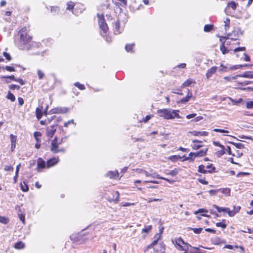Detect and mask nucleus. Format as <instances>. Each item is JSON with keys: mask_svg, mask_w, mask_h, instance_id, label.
Wrapping results in <instances>:
<instances>
[{"mask_svg": "<svg viewBox=\"0 0 253 253\" xmlns=\"http://www.w3.org/2000/svg\"><path fill=\"white\" fill-rule=\"evenodd\" d=\"M188 230H192L195 234H200L201 231L203 230L202 228H192V227H188L187 228Z\"/></svg>", "mask_w": 253, "mask_h": 253, "instance_id": "26", "label": "nucleus"}, {"mask_svg": "<svg viewBox=\"0 0 253 253\" xmlns=\"http://www.w3.org/2000/svg\"><path fill=\"white\" fill-rule=\"evenodd\" d=\"M229 99L234 104H238L240 103H241L242 101V99L240 98L238 100H235L233 99H232L231 97H229Z\"/></svg>", "mask_w": 253, "mask_h": 253, "instance_id": "53", "label": "nucleus"}, {"mask_svg": "<svg viewBox=\"0 0 253 253\" xmlns=\"http://www.w3.org/2000/svg\"><path fill=\"white\" fill-rule=\"evenodd\" d=\"M38 77H39V79H42V78L44 76L43 73L42 71H41L40 70H38Z\"/></svg>", "mask_w": 253, "mask_h": 253, "instance_id": "58", "label": "nucleus"}, {"mask_svg": "<svg viewBox=\"0 0 253 253\" xmlns=\"http://www.w3.org/2000/svg\"><path fill=\"white\" fill-rule=\"evenodd\" d=\"M69 109L67 107H57L50 110V114H65L68 112Z\"/></svg>", "mask_w": 253, "mask_h": 253, "instance_id": "6", "label": "nucleus"}, {"mask_svg": "<svg viewBox=\"0 0 253 253\" xmlns=\"http://www.w3.org/2000/svg\"><path fill=\"white\" fill-rule=\"evenodd\" d=\"M192 97V93L188 89H187V94L185 97L182 98L180 100L181 103H186L188 102L190 99Z\"/></svg>", "mask_w": 253, "mask_h": 253, "instance_id": "13", "label": "nucleus"}, {"mask_svg": "<svg viewBox=\"0 0 253 253\" xmlns=\"http://www.w3.org/2000/svg\"><path fill=\"white\" fill-rule=\"evenodd\" d=\"M84 10V6L81 4H78L76 5V7L74 8L73 12L76 15H78L79 13H81Z\"/></svg>", "mask_w": 253, "mask_h": 253, "instance_id": "9", "label": "nucleus"}, {"mask_svg": "<svg viewBox=\"0 0 253 253\" xmlns=\"http://www.w3.org/2000/svg\"><path fill=\"white\" fill-rule=\"evenodd\" d=\"M9 88L10 89L14 90V89H19L20 86L18 85L15 84H10L9 85Z\"/></svg>", "mask_w": 253, "mask_h": 253, "instance_id": "49", "label": "nucleus"}, {"mask_svg": "<svg viewBox=\"0 0 253 253\" xmlns=\"http://www.w3.org/2000/svg\"><path fill=\"white\" fill-rule=\"evenodd\" d=\"M161 236L160 235V234H156L154 237L155 240L150 245H149L147 247V248L148 249L153 248L158 243V241L161 239Z\"/></svg>", "mask_w": 253, "mask_h": 253, "instance_id": "14", "label": "nucleus"}, {"mask_svg": "<svg viewBox=\"0 0 253 253\" xmlns=\"http://www.w3.org/2000/svg\"><path fill=\"white\" fill-rule=\"evenodd\" d=\"M134 46V43L127 44L126 45L125 49L127 52H131L132 47Z\"/></svg>", "mask_w": 253, "mask_h": 253, "instance_id": "32", "label": "nucleus"}, {"mask_svg": "<svg viewBox=\"0 0 253 253\" xmlns=\"http://www.w3.org/2000/svg\"><path fill=\"white\" fill-rule=\"evenodd\" d=\"M97 16L98 18V25L101 30L100 34L102 36L105 37L107 35L108 31L107 24L105 22L103 15L98 14Z\"/></svg>", "mask_w": 253, "mask_h": 253, "instance_id": "3", "label": "nucleus"}, {"mask_svg": "<svg viewBox=\"0 0 253 253\" xmlns=\"http://www.w3.org/2000/svg\"><path fill=\"white\" fill-rule=\"evenodd\" d=\"M191 134H192L194 136H207L208 135V132L207 131H193L189 132Z\"/></svg>", "mask_w": 253, "mask_h": 253, "instance_id": "18", "label": "nucleus"}, {"mask_svg": "<svg viewBox=\"0 0 253 253\" xmlns=\"http://www.w3.org/2000/svg\"><path fill=\"white\" fill-rule=\"evenodd\" d=\"M230 19L229 18H226L225 20H224V29L226 31H227L229 29L230 27Z\"/></svg>", "mask_w": 253, "mask_h": 253, "instance_id": "24", "label": "nucleus"}, {"mask_svg": "<svg viewBox=\"0 0 253 253\" xmlns=\"http://www.w3.org/2000/svg\"><path fill=\"white\" fill-rule=\"evenodd\" d=\"M208 211L206 209H199L198 211H195L194 212V214H198V213H200V212H205V213H207L208 212Z\"/></svg>", "mask_w": 253, "mask_h": 253, "instance_id": "47", "label": "nucleus"}, {"mask_svg": "<svg viewBox=\"0 0 253 253\" xmlns=\"http://www.w3.org/2000/svg\"><path fill=\"white\" fill-rule=\"evenodd\" d=\"M240 209V206H234L232 210L229 209V216L230 217L234 216L237 213L239 212Z\"/></svg>", "mask_w": 253, "mask_h": 253, "instance_id": "11", "label": "nucleus"}, {"mask_svg": "<svg viewBox=\"0 0 253 253\" xmlns=\"http://www.w3.org/2000/svg\"><path fill=\"white\" fill-rule=\"evenodd\" d=\"M178 173V170L176 169H175L172 170H170L169 172H168L167 174L170 175L171 176H175Z\"/></svg>", "mask_w": 253, "mask_h": 253, "instance_id": "38", "label": "nucleus"}, {"mask_svg": "<svg viewBox=\"0 0 253 253\" xmlns=\"http://www.w3.org/2000/svg\"><path fill=\"white\" fill-rule=\"evenodd\" d=\"M195 158H194V152H190L188 157H185L184 159V161H188L190 160L191 161H194Z\"/></svg>", "mask_w": 253, "mask_h": 253, "instance_id": "23", "label": "nucleus"}, {"mask_svg": "<svg viewBox=\"0 0 253 253\" xmlns=\"http://www.w3.org/2000/svg\"><path fill=\"white\" fill-rule=\"evenodd\" d=\"M15 248L22 249L24 248V244L22 242H17L14 246Z\"/></svg>", "mask_w": 253, "mask_h": 253, "instance_id": "29", "label": "nucleus"}, {"mask_svg": "<svg viewBox=\"0 0 253 253\" xmlns=\"http://www.w3.org/2000/svg\"><path fill=\"white\" fill-rule=\"evenodd\" d=\"M19 34L22 42L18 45L19 48L22 50H29L31 47L30 42L32 38V37L27 34V28L26 27L22 28L19 32Z\"/></svg>", "mask_w": 253, "mask_h": 253, "instance_id": "1", "label": "nucleus"}, {"mask_svg": "<svg viewBox=\"0 0 253 253\" xmlns=\"http://www.w3.org/2000/svg\"><path fill=\"white\" fill-rule=\"evenodd\" d=\"M152 225L146 226L144 228L142 229V232L148 233L152 229Z\"/></svg>", "mask_w": 253, "mask_h": 253, "instance_id": "41", "label": "nucleus"}, {"mask_svg": "<svg viewBox=\"0 0 253 253\" xmlns=\"http://www.w3.org/2000/svg\"><path fill=\"white\" fill-rule=\"evenodd\" d=\"M18 104L20 106H22L24 104V99L22 97H18Z\"/></svg>", "mask_w": 253, "mask_h": 253, "instance_id": "62", "label": "nucleus"}, {"mask_svg": "<svg viewBox=\"0 0 253 253\" xmlns=\"http://www.w3.org/2000/svg\"><path fill=\"white\" fill-rule=\"evenodd\" d=\"M15 82H17L19 83L21 85H23L25 84V82L20 78L16 79V80H15Z\"/></svg>", "mask_w": 253, "mask_h": 253, "instance_id": "63", "label": "nucleus"}, {"mask_svg": "<svg viewBox=\"0 0 253 253\" xmlns=\"http://www.w3.org/2000/svg\"><path fill=\"white\" fill-rule=\"evenodd\" d=\"M10 138L11 141V145H14L15 146V143L16 141V136L11 134L10 135Z\"/></svg>", "mask_w": 253, "mask_h": 253, "instance_id": "36", "label": "nucleus"}, {"mask_svg": "<svg viewBox=\"0 0 253 253\" xmlns=\"http://www.w3.org/2000/svg\"><path fill=\"white\" fill-rule=\"evenodd\" d=\"M238 77H241L246 78H253V71H248L245 72L241 75H238Z\"/></svg>", "mask_w": 253, "mask_h": 253, "instance_id": "21", "label": "nucleus"}, {"mask_svg": "<svg viewBox=\"0 0 253 253\" xmlns=\"http://www.w3.org/2000/svg\"><path fill=\"white\" fill-rule=\"evenodd\" d=\"M216 226L217 227H222V228L223 229H225L226 226H227V225L225 223H223L222 222H217L216 223Z\"/></svg>", "mask_w": 253, "mask_h": 253, "instance_id": "51", "label": "nucleus"}, {"mask_svg": "<svg viewBox=\"0 0 253 253\" xmlns=\"http://www.w3.org/2000/svg\"><path fill=\"white\" fill-rule=\"evenodd\" d=\"M208 149L206 148L205 149L201 150L196 152H194V158L196 157H201L205 156L207 154Z\"/></svg>", "mask_w": 253, "mask_h": 253, "instance_id": "12", "label": "nucleus"}, {"mask_svg": "<svg viewBox=\"0 0 253 253\" xmlns=\"http://www.w3.org/2000/svg\"><path fill=\"white\" fill-rule=\"evenodd\" d=\"M4 69L7 70V71H9V72H13V71H15V69L14 68V67H12V66H6L5 67H4Z\"/></svg>", "mask_w": 253, "mask_h": 253, "instance_id": "55", "label": "nucleus"}, {"mask_svg": "<svg viewBox=\"0 0 253 253\" xmlns=\"http://www.w3.org/2000/svg\"><path fill=\"white\" fill-rule=\"evenodd\" d=\"M6 97L7 99L10 100L12 102H13L15 100V96L10 92V91H8V93Z\"/></svg>", "mask_w": 253, "mask_h": 253, "instance_id": "25", "label": "nucleus"}, {"mask_svg": "<svg viewBox=\"0 0 253 253\" xmlns=\"http://www.w3.org/2000/svg\"><path fill=\"white\" fill-rule=\"evenodd\" d=\"M193 144L191 145V147L193 150H198L202 147V145L200 144H196V143H201V141H199L197 139H194L192 140Z\"/></svg>", "mask_w": 253, "mask_h": 253, "instance_id": "17", "label": "nucleus"}, {"mask_svg": "<svg viewBox=\"0 0 253 253\" xmlns=\"http://www.w3.org/2000/svg\"><path fill=\"white\" fill-rule=\"evenodd\" d=\"M238 75L232 77L226 76L224 78V79L227 81H231V80H236L237 79Z\"/></svg>", "mask_w": 253, "mask_h": 253, "instance_id": "50", "label": "nucleus"}, {"mask_svg": "<svg viewBox=\"0 0 253 253\" xmlns=\"http://www.w3.org/2000/svg\"><path fill=\"white\" fill-rule=\"evenodd\" d=\"M215 167H213L211 168V169H206V167L203 165H200L198 167V172L203 173H212L215 171Z\"/></svg>", "mask_w": 253, "mask_h": 253, "instance_id": "8", "label": "nucleus"}, {"mask_svg": "<svg viewBox=\"0 0 253 253\" xmlns=\"http://www.w3.org/2000/svg\"><path fill=\"white\" fill-rule=\"evenodd\" d=\"M213 207L215 208L217 210L218 212H221V211H223V212H227V213L229 214V208L219 207L216 205H213Z\"/></svg>", "mask_w": 253, "mask_h": 253, "instance_id": "19", "label": "nucleus"}, {"mask_svg": "<svg viewBox=\"0 0 253 253\" xmlns=\"http://www.w3.org/2000/svg\"><path fill=\"white\" fill-rule=\"evenodd\" d=\"M67 9H68V10L73 9L74 10V8L75 7H74V5L73 2H72V1H69V2H67Z\"/></svg>", "mask_w": 253, "mask_h": 253, "instance_id": "42", "label": "nucleus"}, {"mask_svg": "<svg viewBox=\"0 0 253 253\" xmlns=\"http://www.w3.org/2000/svg\"><path fill=\"white\" fill-rule=\"evenodd\" d=\"M3 55L7 60L10 61L11 60V56L10 55V54L9 53H7L6 52H4L3 53Z\"/></svg>", "mask_w": 253, "mask_h": 253, "instance_id": "54", "label": "nucleus"}, {"mask_svg": "<svg viewBox=\"0 0 253 253\" xmlns=\"http://www.w3.org/2000/svg\"><path fill=\"white\" fill-rule=\"evenodd\" d=\"M250 173H248V172H239L237 175H236V176L238 177H240V176H245V175H249Z\"/></svg>", "mask_w": 253, "mask_h": 253, "instance_id": "61", "label": "nucleus"}, {"mask_svg": "<svg viewBox=\"0 0 253 253\" xmlns=\"http://www.w3.org/2000/svg\"><path fill=\"white\" fill-rule=\"evenodd\" d=\"M150 177L152 178H156L160 179L163 178L162 176H161L160 175L158 174L156 172H155L151 173Z\"/></svg>", "mask_w": 253, "mask_h": 253, "instance_id": "39", "label": "nucleus"}, {"mask_svg": "<svg viewBox=\"0 0 253 253\" xmlns=\"http://www.w3.org/2000/svg\"><path fill=\"white\" fill-rule=\"evenodd\" d=\"M38 168L43 169L45 167V162L42 158H39L37 162Z\"/></svg>", "mask_w": 253, "mask_h": 253, "instance_id": "22", "label": "nucleus"}, {"mask_svg": "<svg viewBox=\"0 0 253 253\" xmlns=\"http://www.w3.org/2000/svg\"><path fill=\"white\" fill-rule=\"evenodd\" d=\"M58 161H59L58 158H52V159L49 160L47 162V167L49 168V167H51L54 166V165L58 163Z\"/></svg>", "mask_w": 253, "mask_h": 253, "instance_id": "16", "label": "nucleus"}, {"mask_svg": "<svg viewBox=\"0 0 253 253\" xmlns=\"http://www.w3.org/2000/svg\"><path fill=\"white\" fill-rule=\"evenodd\" d=\"M120 22L119 21H117L115 23V34H118L120 33V32L119 31L120 30Z\"/></svg>", "mask_w": 253, "mask_h": 253, "instance_id": "28", "label": "nucleus"}, {"mask_svg": "<svg viewBox=\"0 0 253 253\" xmlns=\"http://www.w3.org/2000/svg\"><path fill=\"white\" fill-rule=\"evenodd\" d=\"M20 187L21 190L23 192H27L29 190V187L27 184H26L24 182H23V184L21 183Z\"/></svg>", "mask_w": 253, "mask_h": 253, "instance_id": "31", "label": "nucleus"}, {"mask_svg": "<svg viewBox=\"0 0 253 253\" xmlns=\"http://www.w3.org/2000/svg\"><path fill=\"white\" fill-rule=\"evenodd\" d=\"M57 129V125H52L46 129V135L47 137L51 138L54 135Z\"/></svg>", "mask_w": 253, "mask_h": 253, "instance_id": "7", "label": "nucleus"}, {"mask_svg": "<svg viewBox=\"0 0 253 253\" xmlns=\"http://www.w3.org/2000/svg\"><path fill=\"white\" fill-rule=\"evenodd\" d=\"M237 4L234 1H231L227 3V6L231 7L233 10H235L237 8Z\"/></svg>", "mask_w": 253, "mask_h": 253, "instance_id": "34", "label": "nucleus"}, {"mask_svg": "<svg viewBox=\"0 0 253 253\" xmlns=\"http://www.w3.org/2000/svg\"><path fill=\"white\" fill-rule=\"evenodd\" d=\"M50 10L52 13L55 14L58 12L59 8L57 6H52Z\"/></svg>", "mask_w": 253, "mask_h": 253, "instance_id": "48", "label": "nucleus"}, {"mask_svg": "<svg viewBox=\"0 0 253 253\" xmlns=\"http://www.w3.org/2000/svg\"><path fill=\"white\" fill-rule=\"evenodd\" d=\"M5 171H12L13 170V168L11 166H5L4 169Z\"/></svg>", "mask_w": 253, "mask_h": 253, "instance_id": "59", "label": "nucleus"}, {"mask_svg": "<svg viewBox=\"0 0 253 253\" xmlns=\"http://www.w3.org/2000/svg\"><path fill=\"white\" fill-rule=\"evenodd\" d=\"M220 49L223 54H225L229 52V50H227L226 47L223 44L220 46Z\"/></svg>", "mask_w": 253, "mask_h": 253, "instance_id": "40", "label": "nucleus"}, {"mask_svg": "<svg viewBox=\"0 0 253 253\" xmlns=\"http://www.w3.org/2000/svg\"><path fill=\"white\" fill-rule=\"evenodd\" d=\"M213 131L215 132H220V133H229V131H228V130H226L225 129H218V128H215L213 129Z\"/></svg>", "mask_w": 253, "mask_h": 253, "instance_id": "45", "label": "nucleus"}, {"mask_svg": "<svg viewBox=\"0 0 253 253\" xmlns=\"http://www.w3.org/2000/svg\"><path fill=\"white\" fill-rule=\"evenodd\" d=\"M217 68L216 66H212L209 69L206 74L207 78L209 79L211 77V76L216 72Z\"/></svg>", "mask_w": 253, "mask_h": 253, "instance_id": "10", "label": "nucleus"}, {"mask_svg": "<svg viewBox=\"0 0 253 253\" xmlns=\"http://www.w3.org/2000/svg\"><path fill=\"white\" fill-rule=\"evenodd\" d=\"M222 193L229 196L230 194V190L229 188H223L222 189Z\"/></svg>", "mask_w": 253, "mask_h": 253, "instance_id": "44", "label": "nucleus"}, {"mask_svg": "<svg viewBox=\"0 0 253 253\" xmlns=\"http://www.w3.org/2000/svg\"><path fill=\"white\" fill-rule=\"evenodd\" d=\"M70 124H75L76 125V124L74 123V120L72 119V120H71L65 123L64 124V126L67 127L68 126V125H70Z\"/></svg>", "mask_w": 253, "mask_h": 253, "instance_id": "52", "label": "nucleus"}, {"mask_svg": "<svg viewBox=\"0 0 253 253\" xmlns=\"http://www.w3.org/2000/svg\"><path fill=\"white\" fill-rule=\"evenodd\" d=\"M75 86L79 88L81 90H84L85 89V86L84 84H81L79 82H76L74 84Z\"/></svg>", "mask_w": 253, "mask_h": 253, "instance_id": "37", "label": "nucleus"}, {"mask_svg": "<svg viewBox=\"0 0 253 253\" xmlns=\"http://www.w3.org/2000/svg\"><path fill=\"white\" fill-rule=\"evenodd\" d=\"M9 219L4 216L0 215V222L4 224H6L9 222Z\"/></svg>", "mask_w": 253, "mask_h": 253, "instance_id": "30", "label": "nucleus"}, {"mask_svg": "<svg viewBox=\"0 0 253 253\" xmlns=\"http://www.w3.org/2000/svg\"><path fill=\"white\" fill-rule=\"evenodd\" d=\"M218 190H210L209 191V194L211 195H215L217 192Z\"/></svg>", "mask_w": 253, "mask_h": 253, "instance_id": "64", "label": "nucleus"}, {"mask_svg": "<svg viewBox=\"0 0 253 253\" xmlns=\"http://www.w3.org/2000/svg\"><path fill=\"white\" fill-rule=\"evenodd\" d=\"M198 180L199 182H200L202 184H203L205 185H207L208 184V182L207 180H206V179L204 178H203H203H199L198 179Z\"/></svg>", "mask_w": 253, "mask_h": 253, "instance_id": "60", "label": "nucleus"}, {"mask_svg": "<svg viewBox=\"0 0 253 253\" xmlns=\"http://www.w3.org/2000/svg\"><path fill=\"white\" fill-rule=\"evenodd\" d=\"M225 153V152L224 149H221L220 150L217 152L216 154L218 157H220L221 156H222L223 154H224Z\"/></svg>", "mask_w": 253, "mask_h": 253, "instance_id": "56", "label": "nucleus"}, {"mask_svg": "<svg viewBox=\"0 0 253 253\" xmlns=\"http://www.w3.org/2000/svg\"><path fill=\"white\" fill-rule=\"evenodd\" d=\"M42 106H41L39 107H38L36 110V117L38 119H41L43 115L42 112Z\"/></svg>", "mask_w": 253, "mask_h": 253, "instance_id": "20", "label": "nucleus"}, {"mask_svg": "<svg viewBox=\"0 0 253 253\" xmlns=\"http://www.w3.org/2000/svg\"><path fill=\"white\" fill-rule=\"evenodd\" d=\"M2 78H5V79H10L14 81H15V80H16V78H15L14 75L4 76H2Z\"/></svg>", "mask_w": 253, "mask_h": 253, "instance_id": "57", "label": "nucleus"}, {"mask_svg": "<svg viewBox=\"0 0 253 253\" xmlns=\"http://www.w3.org/2000/svg\"><path fill=\"white\" fill-rule=\"evenodd\" d=\"M179 110H172L171 109H163L157 110L159 116L166 120H172L175 118H180L178 114Z\"/></svg>", "mask_w": 253, "mask_h": 253, "instance_id": "2", "label": "nucleus"}, {"mask_svg": "<svg viewBox=\"0 0 253 253\" xmlns=\"http://www.w3.org/2000/svg\"><path fill=\"white\" fill-rule=\"evenodd\" d=\"M175 244L177 249L184 251L185 253H186L188 252V247L190 246V245L184 242L181 238H179L175 240Z\"/></svg>", "mask_w": 253, "mask_h": 253, "instance_id": "5", "label": "nucleus"}, {"mask_svg": "<svg viewBox=\"0 0 253 253\" xmlns=\"http://www.w3.org/2000/svg\"><path fill=\"white\" fill-rule=\"evenodd\" d=\"M106 176L110 178L117 179L118 177L119 173L117 170L110 171L107 172Z\"/></svg>", "mask_w": 253, "mask_h": 253, "instance_id": "15", "label": "nucleus"}, {"mask_svg": "<svg viewBox=\"0 0 253 253\" xmlns=\"http://www.w3.org/2000/svg\"><path fill=\"white\" fill-rule=\"evenodd\" d=\"M193 81L191 80H187L182 84V87H184L190 85L193 83Z\"/></svg>", "mask_w": 253, "mask_h": 253, "instance_id": "35", "label": "nucleus"}, {"mask_svg": "<svg viewBox=\"0 0 253 253\" xmlns=\"http://www.w3.org/2000/svg\"><path fill=\"white\" fill-rule=\"evenodd\" d=\"M213 28V25L212 24H207L204 26V31L206 32H209L211 31Z\"/></svg>", "mask_w": 253, "mask_h": 253, "instance_id": "27", "label": "nucleus"}, {"mask_svg": "<svg viewBox=\"0 0 253 253\" xmlns=\"http://www.w3.org/2000/svg\"><path fill=\"white\" fill-rule=\"evenodd\" d=\"M61 142L58 143L57 137H55L51 143L50 151L53 153H57L59 152H65V150L64 148H59V145Z\"/></svg>", "mask_w": 253, "mask_h": 253, "instance_id": "4", "label": "nucleus"}, {"mask_svg": "<svg viewBox=\"0 0 253 253\" xmlns=\"http://www.w3.org/2000/svg\"><path fill=\"white\" fill-rule=\"evenodd\" d=\"M246 107L248 109H253V101H249L246 103Z\"/></svg>", "mask_w": 253, "mask_h": 253, "instance_id": "43", "label": "nucleus"}, {"mask_svg": "<svg viewBox=\"0 0 253 253\" xmlns=\"http://www.w3.org/2000/svg\"><path fill=\"white\" fill-rule=\"evenodd\" d=\"M230 143H231V144L234 145L236 147V148H238V149L244 148V144L241 143H235V142H231Z\"/></svg>", "mask_w": 253, "mask_h": 253, "instance_id": "33", "label": "nucleus"}, {"mask_svg": "<svg viewBox=\"0 0 253 253\" xmlns=\"http://www.w3.org/2000/svg\"><path fill=\"white\" fill-rule=\"evenodd\" d=\"M246 48L245 47H237L234 49V52L236 53V52L240 51H245V50H246Z\"/></svg>", "mask_w": 253, "mask_h": 253, "instance_id": "46", "label": "nucleus"}]
</instances>
